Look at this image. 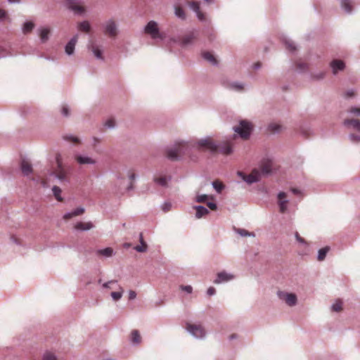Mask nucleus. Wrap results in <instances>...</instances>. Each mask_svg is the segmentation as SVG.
Segmentation results:
<instances>
[{
    "mask_svg": "<svg viewBox=\"0 0 360 360\" xmlns=\"http://www.w3.org/2000/svg\"><path fill=\"white\" fill-rule=\"evenodd\" d=\"M6 13L4 10L0 9V19L6 17Z\"/></svg>",
    "mask_w": 360,
    "mask_h": 360,
    "instance_id": "57",
    "label": "nucleus"
},
{
    "mask_svg": "<svg viewBox=\"0 0 360 360\" xmlns=\"http://www.w3.org/2000/svg\"><path fill=\"white\" fill-rule=\"evenodd\" d=\"M20 167L22 172L25 175H28L32 172V165L25 160H22Z\"/></svg>",
    "mask_w": 360,
    "mask_h": 360,
    "instance_id": "17",
    "label": "nucleus"
},
{
    "mask_svg": "<svg viewBox=\"0 0 360 360\" xmlns=\"http://www.w3.org/2000/svg\"><path fill=\"white\" fill-rule=\"evenodd\" d=\"M342 309V302L340 300H337L335 304L332 306V310L336 312H339Z\"/></svg>",
    "mask_w": 360,
    "mask_h": 360,
    "instance_id": "39",
    "label": "nucleus"
},
{
    "mask_svg": "<svg viewBox=\"0 0 360 360\" xmlns=\"http://www.w3.org/2000/svg\"><path fill=\"white\" fill-rule=\"evenodd\" d=\"M57 168L54 171V174L56 178L60 181H64L67 179V172L63 167L62 158L60 154H57L56 157Z\"/></svg>",
    "mask_w": 360,
    "mask_h": 360,
    "instance_id": "6",
    "label": "nucleus"
},
{
    "mask_svg": "<svg viewBox=\"0 0 360 360\" xmlns=\"http://www.w3.org/2000/svg\"><path fill=\"white\" fill-rule=\"evenodd\" d=\"M75 159L77 162L80 165H84V164H95L96 161L89 157H83L81 155H76Z\"/></svg>",
    "mask_w": 360,
    "mask_h": 360,
    "instance_id": "21",
    "label": "nucleus"
},
{
    "mask_svg": "<svg viewBox=\"0 0 360 360\" xmlns=\"http://www.w3.org/2000/svg\"><path fill=\"white\" fill-rule=\"evenodd\" d=\"M207 207L212 210H217V205L214 202H209L207 203Z\"/></svg>",
    "mask_w": 360,
    "mask_h": 360,
    "instance_id": "52",
    "label": "nucleus"
},
{
    "mask_svg": "<svg viewBox=\"0 0 360 360\" xmlns=\"http://www.w3.org/2000/svg\"><path fill=\"white\" fill-rule=\"evenodd\" d=\"M172 204L170 202H165L162 205V210L165 212H169L171 210Z\"/></svg>",
    "mask_w": 360,
    "mask_h": 360,
    "instance_id": "46",
    "label": "nucleus"
},
{
    "mask_svg": "<svg viewBox=\"0 0 360 360\" xmlns=\"http://www.w3.org/2000/svg\"><path fill=\"white\" fill-rule=\"evenodd\" d=\"M293 299H294V304H295V302H296V296L295 295H294Z\"/></svg>",
    "mask_w": 360,
    "mask_h": 360,
    "instance_id": "64",
    "label": "nucleus"
},
{
    "mask_svg": "<svg viewBox=\"0 0 360 360\" xmlns=\"http://www.w3.org/2000/svg\"><path fill=\"white\" fill-rule=\"evenodd\" d=\"M52 191L56 200L59 202H62L63 200L60 196L61 189L58 186H55L53 187Z\"/></svg>",
    "mask_w": 360,
    "mask_h": 360,
    "instance_id": "32",
    "label": "nucleus"
},
{
    "mask_svg": "<svg viewBox=\"0 0 360 360\" xmlns=\"http://www.w3.org/2000/svg\"><path fill=\"white\" fill-rule=\"evenodd\" d=\"M84 212V209L82 207L77 208L75 210L67 213L63 216L64 219L68 220L72 218L73 217L79 216L82 214Z\"/></svg>",
    "mask_w": 360,
    "mask_h": 360,
    "instance_id": "20",
    "label": "nucleus"
},
{
    "mask_svg": "<svg viewBox=\"0 0 360 360\" xmlns=\"http://www.w3.org/2000/svg\"><path fill=\"white\" fill-rule=\"evenodd\" d=\"M212 185L217 193H221L224 188L223 183L217 180L213 181Z\"/></svg>",
    "mask_w": 360,
    "mask_h": 360,
    "instance_id": "35",
    "label": "nucleus"
},
{
    "mask_svg": "<svg viewBox=\"0 0 360 360\" xmlns=\"http://www.w3.org/2000/svg\"><path fill=\"white\" fill-rule=\"evenodd\" d=\"M129 178L133 180L135 178V174L134 173H131L130 175H129Z\"/></svg>",
    "mask_w": 360,
    "mask_h": 360,
    "instance_id": "61",
    "label": "nucleus"
},
{
    "mask_svg": "<svg viewBox=\"0 0 360 360\" xmlns=\"http://www.w3.org/2000/svg\"><path fill=\"white\" fill-rule=\"evenodd\" d=\"M41 184L44 186H47V184H46V181L45 179H42L41 180Z\"/></svg>",
    "mask_w": 360,
    "mask_h": 360,
    "instance_id": "60",
    "label": "nucleus"
},
{
    "mask_svg": "<svg viewBox=\"0 0 360 360\" xmlns=\"http://www.w3.org/2000/svg\"><path fill=\"white\" fill-rule=\"evenodd\" d=\"M349 138L352 142H360V136L358 135L350 134Z\"/></svg>",
    "mask_w": 360,
    "mask_h": 360,
    "instance_id": "48",
    "label": "nucleus"
},
{
    "mask_svg": "<svg viewBox=\"0 0 360 360\" xmlns=\"http://www.w3.org/2000/svg\"><path fill=\"white\" fill-rule=\"evenodd\" d=\"M64 139L67 140L68 141H71L75 144H77L79 143V140L77 137L72 136H65Z\"/></svg>",
    "mask_w": 360,
    "mask_h": 360,
    "instance_id": "42",
    "label": "nucleus"
},
{
    "mask_svg": "<svg viewBox=\"0 0 360 360\" xmlns=\"http://www.w3.org/2000/svg\"><path fill=\"white\" fill-rule=\"evenodd\" d=\"M93 227L94 225L91 222H79L75 226L76 229L82 231L89 230Z\"/></svg>",
    "mask_w": 360,
    "mask_h": 360,
    "instance_id": "22",
    "label": "nucleus"
},
{
    "mask_svg": "<svg viewBox=\"0 0 360 360\" xmlns=\"http://www.w3.org/2000/svg\"><path fill=\"white\" fill-rule=\"evenodd\" d=\"M273 163L270 160H264L260 165L261 172L257 169H254L248 175L243 172H238V175L243 179L246 183L251 184L259 181L261 174L267 175L272 171Z\"/></svg>",
    "mask_w": 360,
    "mask_h": 360,
    "instance_id": "2",
    "label": "nucleus"
},
{
    "mask_svg": "<svg viewBox=\"0 0 360 360\" xmlns=\"http://www.w3.org/2000/svg\"><path fill=\"white\" fill-rule=\"evenodd\" d=\"M294 65H295L296 68L300 70V71H303L307 68L306 63L301 61L296 62L295 63H294Z\"/></svg>",
    "mask_w": 360,
    "mask_h": 360,
    "instance_id": "41",
    "label": "nucleus"
},
{
    "mask_svg": "<svg viewBox=\"0 0 360 360\" xmlns=\"http://www.w3.org/2000/svg\"><path fill=\"white\" fill-rule=\"evenodd\" d=\"M89 49L97 58L103 59L102 51L96 44H91Z\"/></svg>",
    "mask_w": 360,
    "mask_h": 360,
    "instance_id": "26",
    "label": "nucleus"
},
{
    "mask_svg": "<svg viewBox=\"0 0 360 360\" xmlns=\"http://www.w3.org/2000/svg\"><path fill=\"white\" fill-rule=\"evenodd\" d=\"M209 196L207 195H199L196 197V201L198 202H205L208 199Z\"/></svg>",
    "mask_w": 360,
    "mask_h": 360,
    "instance_id": "43",
    "label": "nucleus"
},
{
    "mask_svg": "<svg viewBox=\"0 0 360 360\" xmlns=\"http://www.w3.org/2000/svg\"><path fill=\"white\" fill-rule=\"evenodd\" d=\"M234 276L231 274H228L226 271H221L217 274V278L214 281L215 284H219L221 282H227L232 280Z\"/></svg>",
    "mask_w": 360,
    "mask_h": 360,
    "instance_id": "12",
    "label": "nucleus"
},
{
    "mask_svg": "<svg viewBox=\"0 0 360 360\" xmlns=\"http://www.w3.org/2000/svg\"><path fill=\"white\" fill-rule=\"evenodd\" d=\"M330 67L332 68L333 74H336L338 70H342L345 68V63L340 60H333L330 63Z\"/></svg>",
    "mask_w": 360,
    "mask_h": 360,
    "instance_id": "14",
    "label": "nucleus"
},
{
    "mask_svg": "<svg viewBox=\"0 0 360 360\" xmlns=\"http://www.w3.org/2000/svg\"><path fill=\"white\" fill-rule=\"evenodd\" d=\"M43 360H56L55 355L51 352H46L44 355Z\"/></svg>",
    "mask_w": 360,
    "mask_h": 360,
    "instance_id": "44",
    "label": "nucleus"
},
{
    "mask_svg": "<svg viewBox=\"0 0 360 360\" xmlns=\"http://www.w3.org/2000/svg\"><path fill=\"white\" fill-rule=\"evenodd\" d=\"M188 4L191 8L196 13L197 16L200 20H204L205 19L204 14L200 10V4L198 2L188 1Z\"/></svg>",
    "mask_w": 360,
    "mask_h": 360,
    "instance_id": "13",
    "label": "nucleus"
},
{
    "mask_svg": "<svg viewBox=\"0 0 360 360\" xmlns=\"http://www.w3.org/2000/svg\"><path fill=\"white\" fill-rule=\"evenodd\" d=\"M136 292H135V291H134V290H130V291L129 292V300H134V299H135V298H136Z\"/></svg>",
    "mask_w": 360,
    "mask_h": 360,
    "instance_id": "54",
    "label": "nucleus"
},
{
    "mask_svg": "<svg viewBox=\"0 0 360 360\" xmlns=\"http://www.w3.org/2000/svg\"><path fill=\"white\" fill-rule=\"evenodd\" d=\"M115 121L113 118L108 119L105 123V126H106L108 128H112L115 127Z\"/></svg>",
    "mask_w": 360,
    "mask_h": 360,
    "instance_id": "45",
    "label": "nucleus"
},
{
    "mask_svg": "<svg viewBox=\"0 0 360 360\" xmlns=\"http://www.w3.org/2000/svg\"><path fill=\"white\" fill-rule=\"evenodd\" d=\"M215 292H216V290L214 287H210L207 291V295L210 296L214 295Z\"/></svg>",
    "mask_w": 360,
    "mask_h": 360,
    "instance_id": "51",
    "label": "nucleus"
},
{
    "mask_svg": "<svg viewBox=\"0 0 360 360\" xmlns=\"http://www.w3.org/2000/svg\"><path fill=\"white\" fill-rule=\"evenodd\" d=\"M260 66H261L260 63H255V68H259Z\"/></svg>",
    "mask_w": 360,
    "mask_h": 360,
    "instance_id": "62",
    "label": "nucleus"
},
{
    "mask_svg": "<svg viewBox=\"0 0 360 360\" xmlns=\"http://www.w3.org/2000/svg\"><path fill=\"white\" fill-rule=\"evenodd\" d=\"M295 236L296 238V240L299 242V243H306L305 240L304 238H302V237H300V236L299 235V233L297 232L295 233Z\"/></svg>",
    "mask_w": 360,
    "mask_h": 360,
    "instance_id": "50",
    "label": "nucleus"
},
{
    "mask_svg": "<svg viewBox=\"0 0 360 360\" xmlns=\"http://www.w3.org/2000/svg\"><path fill=\"white\" fill-rule=\"evenodd\" d=\"M283 129V126L278 123H271L268 127V130L271 133H278Z\"/></svg>",
    "mask_w": 360,
    "mask_h": 360,
    "instance_id": "25",
    "label": "nucleus"
},
{
    "mask_svg": "<svg viewBox=\"0 0 360 360\" xmlns=\"http://www.w3.org/2000/svg\"><path fill=\"white\" fill-rule=\"evenodd\" d=\"M114 282L115 281H108L107 283H103V287L105 288H110V284H111V283H112Z\"/></svg>",
    "mask_w": 360,
    "mask_h": 360,
    "instance_id": "56",
    "label": "nucleus"
},
{
    "mask_svg": "<svg viewBox=\"0 0 360 360\" xmlns=\"http://www.w3.org/2000/svg\"><path fill=\"white\" fill-rule=\"evenodd\" d=\"M197 38V34L195 32H191L179 38V43L182 46H187L192 44Z\"/></svg>",
    "mask_w": 360,
    "mask_h": 360,
    "instance_id": "10",
    "label": "nucleus"
},
{
    "mask_svg": "<svg viewBox=\"0 0 360 360\" xmlns=\"http://www.w3.org/2000/svg\"><path fill=\"white\" fill-rule=\"evenodd\" d=\"M349 112H352V113H356V114L360 115V108H352L349 110Z\"/></svg>",
    "mask_w": 360,
    "mask_h": 360,
    "instance_id": "55",
    "label": "nucleus"
},
{
    "mask_svg": "<svg viewBox=\"0 0 360 360\" xmlns=\"http://www.w3.org/2000/svg\"><path fill=\"white\" fill-rule=\"evenodd\" d=\"M240 233L242 235V236H247V235H249L248 231H245V230H240Z\"/></svg>",
    "mask_w": 360,
    "mask_h": 360,
    "instance_id": "58",
    "label": "nucleus"
},
{
    "mask_svg": "<svg viewBox=\"0 0 360 360\" xmlns=\"http://www.w3.org/2000/svg\"><path fill=\"white\" fill-rule=\"evenodd\" d=\"M141 245L135 247V250L139 252H144L147 250V244L144 242L142 233L140 234Z\"/></svg>",
    "mask_w": 360,
    "mask_h": 360,
    "instance_id": "29",
    "label": "nucleus"
},
{
    "mask_svg": "<svg viewBox=\"0 0 360 360\" xmlns=\"http://www.w3.org/2000/svg\"><path fill=\"white\" fill-rule=\"evenodd\" d=\"M49 33L50 30L49 28L45 27L41 30L39 36L42 41H45L48 39Z\"/></svg>",
    "mask_w": 360,
    "mask_h": 360,
    "instance_id": "33",
    "label": "nucleus"
},
{
    "mask_svg": "<svg viewBox=\"0 0 360 360\" xmlns=\"http://www.w3.org/2000/svg\"><path fill=\"white\" fill-rule=\"evenodd\" d=\"M288 201L286 200V194L284 192H281L278 195V205L281 213H285L287 210V205Z\"/></svg>",
    "mask_w": 360,
    "mask_h": 360,
    "instance_id": "11",
    "label": "nucleus"
},
{
    "mask_svg": "<svg viewBox=\"0 0 360 360\" xmlns=\"http://www.w3.org/2000/svg\"><path fill=\"white\" fill-rule=\"evenodd\" d=\"M202 56L205 60H207L211 64L216 65L217 63V60L216 58L212 53L208 52V51H204L202 53Z\"/></svg>",
    "mask_w": 360,
    "mask_h": 360,
    "instance_id": "23",
    "label": "nucleus"
},
{
    "mask_svg": "<svg viewBox=\"0 0 360 360\" xmlns=\"http://www.w3.org/2000/svg\"><path fill=\"white\" fill-rule=\"evenodd\" d=\"M195 209L196 210L195 216L198 219L208 213V210L202 206H196L195 207Z\"/></svg>",
    "mask_w": 360,
    "mask_h": 360,
    "instance_id": "27",
    "label": "nucleus"
},
{
    "mask_svg": "<svg viewBox=\"0 0 360 360\" xmlns=\"http://www.w3.org/2000/svg\"><path fill=\"white\" fill-rule=\"evenodd\" d=\"M175 15L181 19H184L186 17L184 11L179 6H175Z\"/></svg>",
    "mask_w": 360,
    "mask_h": 360,
    "instance_id": "38",
    "label": "nucleus"
},
{
    "mask_svg": "<svg viewBox=\"0 0 360 360\" xmlns=\"http://www.w3.org/2000/svg\"><path fill=\"white\" fill-rule=\"evenodd\" d=\"M154 181L158 184L162 186H166L167 184V179L165 176H161L159 177H155Z\"/></svg>",
    "mask_w": 360,
    "mask_h": 360,
    "instance_id": "34",
    "label": "nucleus"
},
{
    "mask_svg": "<svg viewBox=\"0 0 360 360\" xmlns=\"http://www.w3.org/2000/svg\"><path fill=\"white\" fill-rule=\"evenodd\" d=\"M341 6L347 13H351L352 11V6L349 0H341Z\"/></svg>",
    "mask_w": 360,
    "mask_h": 360,
    "instance_id": "31",
    "label": "nucleus"
},
{
    "mask_svg": "<svg viewBox=\"0 0 360 360\" xmlns=\"http://www.w3.org/2000/svg\"><path fill=\"white\" fill-rule=\"evenodd\" d=\"M105 34L111 37H115L117 34V28L116 23L113 20H108L105 25Z\"/></svg>",
    "mask_w": 360,
    "mask_h": 360,
    "instance_id": "9",
    "label": "nucleus"
},
{
    "mask_svg": "<svg viewBox=\"0 0 360 360\" xmlns=\"http://www.w3.org/2000/svg\"><path fill=\"white\" fill-rule=\"evenodd\" d=\"M344 124L345 126L352 127L358 131H360V122L358 120H355V119L345 120L344 121Z\"/></svg>",
    "mask_w": 360,
    "mask_h": 360,
    "instance_id": "16",
    "label": "nucleus"
},
{
    "mask_svg": "<svg viewBox=\"0 0 360 360\" xmlns=\"http://www.w3.org/2000/svg\"><path fill=\"white\" fill-rule=\"evenodd\" d=\"M187 330L196 338H202L205 334V330L201 325L191 324L188 323L186 324Z\"/></svg>",
    "mask_w": 360,
    "mask_h": 360,
    "instance_id": "7",
    "label": "nucleus"
},
{
    "mask_svg": "<svg viewBox=\"0 0 360 360\" xmlns=\"http://www.w3.org/2000/svg\"><path fill=\"white\" fill-rule=\"evenodd\" d=\"M62 113L63 115L65 116H68L70 112H69V108L67 105H63V108H62Z\"/></svg>",
    "mask_w": 360,
    "mask_h": 360,
    "instance_id": "49",
    "label": "nucleus"
},
{
    "mask_svg": "<svg viewBox=\"0 0 360 360\" xmlns=\"http://www.w3.org/2000/svg\"><path fill=\"white\" fill-rule=\"evenodd\" d=\"M196 147L200 150L219 152L226 155H230L233 152V146L230 141H224L217 145L210 138L200 140L196 143Z\"/></svg>",
    "mask_w": 360,
    "mask_h": 360,
    "instance_id": "1",
    "label": "nucleus"
},
{
    "mask_svg": "<svg viewBox=\"0 0 360 360\" xmlns=\"http://www.w3.org/2000/svg\"><path fill=\"white\" fill-rule=\"evenodd\" d=\"M34 25L31 21L25 22V24L23 25V28H22L23 32L27 33V32H31L32 30L34 28Z\"/></svg>",
    "mask_w": 360,
    "mask_h": 360,
    "instance_id": "36",
    "label": "nucleus"
},
{
    "mask_svg": "<svg viewBox=\"0 0 360 360\" xmlns=\"http://www.w3.org/2000/svg\"><path fill=\"white\" fill-rule=\"evenodd\" d=\"M293 192H294V195L300 194V192L298 190H297L296 188H294Z\"/></svg>",
    "mask_w": 360,
    "mask_h": 360,
    "instance_id": "59",
    "label": "nucleus"
},
{
    "mask_svg": "<svg viewBox=\"0 0 360 360\" xmlns=\"http://www.w3.org/2000/svg\"><path fill=\"white\" fill-rule=\"evenodd\" d=\"M232 88L237 91H241L243 89V86L241 84H232Z\"/></svg>",
    "mask_w": 360,
    "mask_h": 360,
    "instance_id": "53",
    "label": "nucleus"
},
{
    "mask_svg": "<svg viewBox=\"0 0 360 360\" xmlns=\"http://www.w3.org/2000/svg\"><path fill=\"white\" fill-rule=\"evenodd\" d=\"M233 129L243 139H248L252 131V124L247 120H241L238 126L233 127Z\"/></svg>",
    "mask_w": 360,
    "mask_h": 360,
    "instance_id": "5",
    "label": "nucleus"
},
{
    "mask_svg": "<svg viewBox=\"0 0 360 360\" xmlns=\"http://www.w3.org/2000/svg\"><path fill=\"white\" fill-rule=\"evenodd\" d=\"M79 29L81 31L89 32L90 30V25L87 21H84L79 24Z\"/></svg>",
    "mask_w": 360,
    "mask_h": 360,
    "instance_id": "37",
    "label": "nucleus"
},
{
    "mask_svg": "<svg viewBox=\"0 0 360 360\" xmlns=\"http://www.w3.org/2000/svg\"><path fill=\"white\" fill-rule=\"evenodd\" d=\"M278 297L280 299L283 300L289 306H292V294L286 293L285 292H278Z\"/></svg>",
    "mask_w": 360,
    "mask_h": 360,
    "instance_id": "18",
    "label": "nucleus"
},
{
    "mask_svg": "<svg viewBox=\"0 0 360 360\" xmlns=\"http://www.w3.org/2000/svg\"><path fill=\"white\" fill-rule=\"evenodd\" d=\"M96 253L98 255H102L108 257L112 255L113 250L111 248H106L103 250H97Z\"/></svg>",
    "mask_w": 360,
    "mask_h": 360,
    "instance_id": "28",
    "label": "nucleus"
},
{
    "mask_svg": "<svg viewBox=\"0 0 360 360\" xmlns=\"http://www.w3.org/2000/svg\"><path fill=\"white\" fill-rule=\"evenodd\" d=\"M329 250H330V248L328 246L320 249L319 251V255H318V260L323 261L325 259L326 254L328 253Z\"/></svg>",
    "mask_w": 360,
    "mask_h": 360,
    "instance_id": "30",
    "label": "nucleus"
},
{
    "mask_svg": "<svg viewBox=\"0 0 360 360\" xmlns=\"http://www.w3.org/2000/svg\"><path fill=\"white\" fill-rule=\"evenodd\" d=\"M189 144L186 142L177 143L173 148L167 150V157L172 160H176L178 157L188 153Z\"/></svg>",
    "mask_w": 360,
    "mask_h": 360,
    "instance_id": "3",
    "label": "nucleus"
},
{
    "mask_svg": "<svg viewBox=\"0 0 360 360\" xmlns=\"http://www.w3.org/2000/svg\"><path fill=\"white\" fill-rule=\"evenodd\" d=\"M77 38H78L77 35L73 37L70 39V41L67 44V45L65 46V52L67 54L71 55L73 53L75 44L77 41Z\"/></svg>",
    "mask_w": 360,
    "mask_h": 360,
    "instance_id": "15",
    "label": "nucleus"
},
{
    "mask_svg": "<svg viewBox=\"0 0 360 360\" xmlns=\"http://www.w3.org/2000/svg\"><path fill=\"white\" fill-rule=\"evenodd\" d=\"M68 7L74 11L76 13L82 14L85 11L81 0H67Z\"/></svg>",
    "mask_w": 360,
    "mask_h": 360,
    "instance_id": "8",
    "label": "nucleus"
},
{
    "mask_svg": "<svg viewBox=\"0 0 360 360\" xmlns=\"http://www.w3.org/2000/svg\"><path fill=\"white\" fill-rule=\"evenodd\" d=\"M131 341L134 344H139L141 342V337L137 330H134L131 333Z\"/></svg>",
    "mask_w": 360,
    "mask_h": 360,
    "instance_id": "24",
    "label": "nucleus"
},
{
    "mask_svg": "<svg viewBox=\"0 0 360 360\" xmlns=\"http://www.w3.org/2000/svg\"><path fill=\"white\" fill-rule=\"evenodd\" d=\"M84 212V209L82 207L77 208L75 210L67 213L63 216L64 219L68 220L72 218L73 217L79 216L82 214Z\"/></svg>",
    "mask_w": 360,
    "mask_h": 360,
    "instance_id": "19",
    "label": "nucleus"
},
{
    "mask_svg": "<svg viewBox=\"0 0 360 360\" xmlns=\"http://www.w3.org/2000/svg\"><path fill=\"white\" fill-rule=\"evenodd\" d=\"M181 289L188 293H191L193 291V288L191 285H181Z\"/></svg>",
    "mask_w": 360,
    "mask_h": 360,
    "instance_id": "47",
    "label": "nucleus"
},
{
    "mask_svg": "<svg viewBox=\"0 0 360 360\" xmlns=\"http://www.w3.org/2000/svg\"><path fill=\"white\" fill-rule=\"evenodd\" d=\"M120 292H111V296H112V299L115 301H117L118 300H120L122 296L124 290L122 287H120Z\"/></svg>",
    "mask_w": 360,
    "mask_h": 360,
    "instance_id": "40",
    "label": "nucleus"
},
{
    "mask_svg": "<svg viewBox=\"0 0 360 360\" xmlns=\"http://www.w3.org/2000/svg\"><path fill=\"white\" fill-rule=\"evenodd\" d=\"M10 2H19V0H8Z\"/></svg>",
    "mask_w": 360,
    "mask_h": 360,
    "instance_id": "63",
    "label": "nucleus"
},
{
    "mask_svg": "<svg viewBox=\"0 0 360 360\" xmlns=\"http://www.w3.org/2000/svg\"><path fill=\"white\" fill-rule=\"evenodd\" d=\"M145 33L150 35L153 39H164L165 36L164 33L160 32L158 24L153 20H150L146 25L144 29Z\"/></svg>",
    "mask_w": 360,
    "mask_h": 360,
    "instance_id": "4",
    "label": "nucleus"
}]
</instances>
